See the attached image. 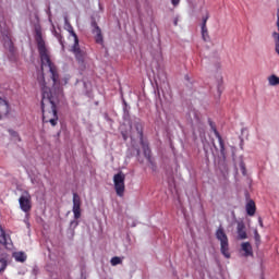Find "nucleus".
I'll use <instances>...</instances> for the list:
<instances>
[{
  "instance_id": "f257e3e1",
  "label": "nucleus",
  "mask_w": 279,
  "mask_h": 279,
  "mask_svg": "<svg viewBox=\"0 0 279 279\" xmlns=\"http://www.w3.org/2000/svg\"><path fill=\"white\" fill-rule=\"evenodd\" d=\"M35 38L38 45V51L41 62L43 74L37 77L41 88V110L44 123H49L52 128L58 125V102L62 99V85L60 84V74L58 68L51 61L49 50L45 47L43 33L36 28Z\"/></svg>"
},
{
  "instance_id": "f03ea898",
  "label": "nucleus",
  "mask_w": 279,
  "mask_h": 279,
  "mask_svg": "<svg viewBox=\"0 0 279 279\" xmlns=\"http://www.w3.org/2000/svg\"><path fill=\"white\" fill-rule=\"evenodd\" d=\"M65 29L69 32L70 36L74 40V45L72 46V52L74 53L75 58L82 62L84 60V50L80 48V39L77 38V34L73 31V26L69 23V20L65 19Z\"/></svg>"
},
{
  "instance_id": "7ed1b4c3",
  "label": "nucleus",
  "mask_w": 279,
  "mask_h": 279,
  "mask_svg": "<svg viewBox=\"0 0 279 279\" xmlns=\"http://www.w3.org/2000/svg\"><path fill=\"white\" fill-rule=\"evenodd\" d=\"M216 239L220 242V252L225 258H230V244L226 231L219 227L216 231Z\"/></svg>"
},
{
  "instance_id": "20e7f679",
  "label": "nucleus",
  "mask_w": 279,
  "mask_h": 279,
  "mask_svg": "<svg viewBox=\"0 0 279 279\" xmlns=\"http://www.w3.org/2000/svg\"><path fill=\"white\" fill-rule=\"evenodd\" d=\"M210 125L215 136L218 138L220 156H222L223 159V162L219 165V169L222 171V173H228V166L226 165V144L223 143V138H221V134H219V131H217V128H215L213 123H210Z\"/></svg>"
},
{
  "instance_id": "39448f33",
  "label": "nucleus",
  "mask_w": 279,
  "mask_h": 279,
  "mask_svg": "<svg viewBox=\"0 0 279 279\" xmlns=\"http://www.w3.org/2000/svg\"><path fill=\"white\" fill-rule=\"evenodd\" d=\"M113 184H114L117 195L119 197H123V193H125V173L120 171L117 174H114Z\"/></svg>"
},
{
  "instance_id": "423d86ee",
  "label": "nucleus",
  "mask_w": 279,
  "mask_h": 279,
  "mask_svg": "<svg viewBox=\"0 0 279 279\" xmlns=\"http://www.w3.org/2000/svg\"><path fill=\"white\" fill-rule=\"evenodd\" d=\"M20 208L23 213L26 214V219L29 217V210H32V195L29 192L24 191L22 192L19 198Z\"/></svg>"
},
{
  "instance_id": "0eeeda50",
  "label": "nucleus",
  "mask_w": 279,
  "mask_h": 279,
  "mask_svg": "<svg viewBox=\"0 0 279 279\" xmlns=\"http://www.w3.org/2000/svg\"><path fill=\"white\" fill-rule=\"evenodd\" d=\"M72 213L74 215V219H80V217H82V198L77 193H73Z\"/></svg>"
},
{
  "instance_id": "6e6552de",
  "label": "nucleus",
  "mask_w": 279,
  "mask_h": 279,
  "mask_svg": "<svg viewBox=\"0 0 279 279\" xmlns=\"http://www.w3.org/2000/svg\"><path fill=\"white\" fill-rule=\"evenodd\" d=\"M10 114V102L3 97H0V121L8 119Z\"/></svg>"
},
{
  "instance_id": "1a4fd4ad",
  "label": "nucleus",
  "mask_w": 279,
  "mask_h": 279,
  "mask_svg": "<svg viewBox=\"0 0 279 279\" xmlns=\"http://www.w3.org/2000/svg\"><path fill=\"white\" fill-rule=\"evenodd\" d=\"M0 243L1 245H4L7 250H10L12 247V240L10 239V235L5 233L3 230V227L0 226Z\"/></svg>"
},
{
  "instance_id": "9d476101",
  "label": "nucleus",
  "mask_w": 279,
  "mask_h": 279,
  "mask_svg": "<svg viewBox=\"0 0 279 279\" xmlns=\"http://www.w3.org/2000/svg\"><path fill=\"white\" fill-rule=\"evenodd\" d=\"M236 232H238V239H240L241 241L247 239V232L245 231V223L238 222Z\"/></svg>"
},
{
  "instance_id": "9b49d317",
  "label": "nucleus",
  "mask_w": 279,
  "mask_h": 279,
  "mask_svg": "<svg viewBox=\"0 0 279 279\" xmlns=\"http://www.w3.org/2000/svg\"><path fill=\"white\" fill-rule=\"evenodd\" d=\"M246 213L250 217H254V215H256V203H254V201H248L247 202Z\"/></svg>"
},
{
  "instance_id": "f8f14e48",
  "label": "nucleus",
  "mask_w": 279,
  "mask_h": 279,
  "mask_svg": "<svg viewBox=\"0 0 279 279\" xmlns=\"http://www.w3.org/2000/svg\"><path fill=\"white\" fill-rule=\"evenodd\" d=\"M241 250L244 252V256H253L254 252L252 251V244L250 242H243L241 244Z\"/></svg>"
},
{
  "instance_id": "ddd939ff",
  "label": "nucleus",
  "mask_w": 279,
  "mask_h": 279,
  "mask_svg": "<svg viewBox=\"0 0 279 279\" xmlns=\"http://www.w3.org/2000/svg\"><path fill=\"white\" fill-rule=\"evenodd\" d=\"M13 258H15L16 263H25L27 255L23 252H15L13 253Z\"/></svg>"
},
{
  "instance_id": "4468645a",
  "label": "nucleus",
  "mask_w": 279,
  "mask_h": 279,
  "mask_svg": "<svg viewBox=\"0 0 279 279\" xmlns=\"http://www.w3.org/2000/svg\"><path fill=\"white\" fill-rule=\"evenodd\" d=\"M143 145V149H144V156L145 158H147L148 162H150V165H154V162H151V150L149 149V145L142 143Z\"/></svg>"
},
{
  "instance_id": "2eb2a0df",
  "label": "nucleus",
  "mask_w": 279,
  "mask_h": 279,
  "mask_svg": "<svg viewBox=\"0 0 279 279\" xmlns=\"http://www.w3.org/2000/svg\"><path fill=\"white\" fill-rule=\"evenodd\" d=\"M131 130H136L137 136L140 138H143V124H141L140 122H135L131 125Z\"/></svg>"
},
{
  "instance_id": "dca6fc26",
  "label": "nucleus",
  "mask_w": 279,
  "mask_h": 279,
  "mask_svg": "<svg viewBox=\"0 0 279 279\" xmlns=\"http://www.w3.org/2000/svg\"><path fill=\"white\" fill-rule=\"evenodd\" d=\"M93 34L96 35V41L101 43L104 40V37H101V28H99L97 24H94Z\"/></svg>"
},
{
  "instance_id": "f3484780",
  "label": "nucleus",
  "mask_w": 279,
  "mask_h": 279,
  "mask_svg": "<svg viewBox=\"0 0 279 279\" xmlns=\"http://www.w3.org/2000/svg\"><path fill=\"white\" fill-rule=\"evenodd\" d=\"M268 83L270 86H279V77L272 74L268 77Z\"/></svg>"
},
{
  "instance_id": "a211bd4d",
  "label": "nucleus",
  "mask_w": 279,
  "mask_h": 279,
  "mask_svg": "<svg viewBox=\"0 0 279 279\" xmlns=\"http://www.w3.org/2000/svg\"><path fill=\"white\" fill-rule=\"evenodd\" d=\"M8 132H9V134H10L12 141L21 142V136H19V133H17L16 131H14V130H12V129H9Z\"/></svg>"
},
{
  "instance_id": "6ab92c4d",
  "label": "nucleus",
  "mask_w": 279,
  "mask_h": 279,
  "mask_svg": "<svg viewBox=\"0 0 279 279\" xmlns=\"http://www.w3.org/2000/svg\"><path fill=\"white\" fill-rule=\"evenodd\" d=\"M112 267H117V265H121V263H123V259H121V257H112L110 260Z\"/></svg>"
},
{
  "instance_id": "aec40b11",
  "label": "nucleus",
  "mask_w": 279,
  "mask_h": 279,
  "mask_svg": "<svg viewBox=\"0 0 279 279\" xmlns=\"http://www.w3.org/2000/svg\"><path fill=\"white\" fill-rule=\"evenodd\" d=\"M7 267H8V260H5V258H0V274H3Z\"/></svg>"
},
{
  "instance_id": "412c9836",
  "label": "nucleus",
  "mask_w": 279,
  "mask_h": 279,
  "mask_svg": "<svg viewBox=\"0 0 279 279\" xmlns=\"http://www.w3.org/2000/svg\"><path fill=\"white\" fill-rule=\"evenodd\" d=\"M202 36H203V40H205V43H207V40H210V37L208 36L207 27H202Z\"/></svg>"
},
{
  "instance_id": "4be33fe9",
  "label": "nucleus",
  "mask_w": 279,
  "mask_h": 279,
  "mask_svg": "<svg viewBox=\"0 0 279 279\" xmlns=\"http://www.w3.org/2000/svg\"><path fill=\"white\" fill-rule=\"evenodd\" d=\"M254 239L256 242V245H260V234H258V230H254Z\"/></svg>"
},
{
  "instance_id": "5701e85b",
  "label": "nucleus",
  "mask_w": 279,
  "mask_h": 279,
  "mask_svg": "<svg viewBox=\"0 0 279 279\" xmlns=\"http://www.w3.org/2000/svg\"><path fill=\"white\" fill-rule=\"evenodd\" d=\"M4 47L12 49V39H10L8 36L4 38Z\"/></svg>"
},
{
  "instance_id": "b1692460",
  "label": "nucleus",
  "mask_w": 279,
  "mask_h": 279,
  "mask_svg": "<svg viewBox=\"0 0 279 279\" xmlns=\"http://www.w3.org/2000/svg\"><path fill=\"white\" fill-rule=\"evenodd\" d=\"M240 169L243 175H247V170L245 169V162H243L242 159L240 160Z\"/></svg>"
},
{
  "instance_id": "393cba45",
  "label": "nucleus",
  "mask_w": 279,
  "mask_h": 279,
  "mask_svg": "<svg viewBox=\"0 0 279 279\" xmlns=\"http://www.w3.org/2000/svg\"><path fill=\"white\" fill-rule=\"evenodd\" d=\"M77 226H80V222L77 220H72L70 222V228H72L73 230H75Z\"/></svg>"
},
{
  "instance_id": "a878e982",
  "label": "nucleus",
  "mask_w": 279,
  "mask_h": 279,
  "mask_svg": "<svg viewBox=\"0 0 279 279\" xmlns=\"http://www.w3.org/2000/svg\"><path fill=\"white\" fill-rule=\"evenodd\" d=\"M207 22H208V15L203 19L202 27H206Z\"/></svg>"
},
{
  "instance_id": "bb28decb",
  "label": "nucleus",
  "mask_w": 279,
  "mask_h": 279,
  "mask_svg": "<svg viewBox=\"0 0 279 279\" xmlns=\"http://www.w3.org/2000/svg\"><path fill=\"white\" fill-rule=\"evenodd\" d=\"M172 5H180V0H171Z\"/></svg>"
},
{
  "instance_id": "cd10ccee",
  "label": "nucleus",
  "mask_w": 279,
  "mask_h": 279,
  "mask_svg": "<svg viewBox=\"0 0 279 279\" xmlns=\"http://www.w3.org/2000/svg\"><path fill=\"white\" fill-rule=\"evenodd\" d=\"M179 21H180L179 17H174V20H173V25H174L175 27H177Z\"/></svg>"
},
{
  "instance_id": "c85d7f7f",
  "label": "nucleus",
  "mask_w": 279,
  "mask_h": 279,
  "mask_svg": "<svg viewBox=\"0 0 279 279\" xmlns=\"http://www.w3.org/2000/svg\"><path fill=\"white\" fill-rule=\"evenodd\" d=\"M258 223H259L260 228H263V219L262 218L258 219Z\"/></svg>"
},
{
  "instance_id": "c756f323",
  "label": "nucleus",
  "mask_w": 279,
  "mask_h": 279,
  "mask_svg": "<svg viewBox=\"0 0 279 279\" xmlns=\"http://www.w3.org/2000/svg\"><path fill=\"white\" fill-rule=\"evenodd\" d=\"M214 148H215V149H219V148H217L215 145H214Z\"/></svg>"
}]
</instances>
